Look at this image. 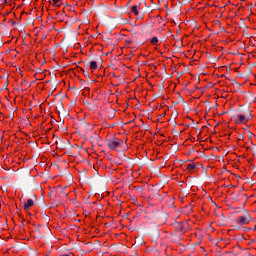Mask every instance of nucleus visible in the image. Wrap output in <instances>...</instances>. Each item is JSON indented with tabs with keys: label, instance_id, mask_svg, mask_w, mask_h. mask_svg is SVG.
Wrapping results in <instances>:
<instances>
[{
	"label": "nucleus",
	"instance_id": "1",
	"mask_svg": "<svg viewBox=\"0 0 256 256\" xmlns=\"http://www.w3.org/2000/svg\"><path fill=\"white\" fill-rule=\"evenodd\" d=\"M122 143H123V140H119L117 138L106 140L107 147H109V149H112V150L119 149V146Z\"/></svg>",
	"mask_w": 256,
	"mask_h": 256
},
{
	"label": "nucleus",
	"instance_id": "2",
	"mask_svg": "<svg viewBox=\"0 0 256 256\" xmlns=\"http://www.w3.org/2000/svg\"><path fill=\"white\" fill-rule=\"evenodd\" d=\"M238 225H249L251 223V215L247 213L245 216H240L236 219Z\"/></svg>",
	"mask_w": 256,
	"mask_h": 256
},
{
	"label": "nucleus",
	"instance_id": "3",
	"mask_svg": "<svg viewBox=\"0 0 256 256\" xmlns=\"http://www.w3.org/2000/svg\"><path fill=\"white\" fill-rule=\"evenodd\" d=\"M185 223L183 222H177L175 224V230L179 231L180 233H185V231H187V228L185 227Z\"/></svg>",
	"mask_w": 256,
	"mask_h": 256
},
{
	"label": "nucleus",
	"instance_id": "4",
	"mask_svg": "<svg viewBox=\"0 0 256 256\" xmlns=\"http://www.w3.org/2000/svg\"><path fill=\"white\" fill-rule=\"evenodd\" d=\"M249 121V119H247V117H245V115L243 114H239L237 116V118L235 119V123L237 125H241V123H247Z\"/></svg>",
	"mask_w": 256,
	"mask_h": 256
},
{
	"label": "nucleus",
	"instance_id": "5",
	"mask_svg": "<svg viewBox=\"0 0 256 256\" xmlns=\"http://www.w3.org/2000/svg\"><path fill=\"white\" fill-rule=\"evenodd\" d=\"M33 205H35V202L33 201V199H28L27 203L24 204L23 209L27 211L29 207H33Z\"/></svg>",
	"mask_w": 256,
	"mask_h": 256
},
{
	"label": "nucleus",
	"instance_id": "6",
	"mask_svg": "<svg viewBox=\"0 0 256 256\" xmlns=\"http://www.w3.org/2000/svg\"><path fill=\"white\" fill-rule=\"evenodd\" d=\"M140 5H141V4H135V5L132 7L131 11H132V13H134V15H139V10H137V9H139Z\"/></svg>",
	"mask_w": 256,
	"mask_h": 256
},
{
	"label": "nucleus",
	"instance_id": "7",
	"mask_svg": "<svg viewBox=\"0 0 256 256\" xmlns=\"http://www.w3.org/2000/svg\"><path fill=\"white\" fill-rule=\"evenodd\" d=\"M143 243H144L143 238L138 237L135 239V245H137V247H141V245H143Z\"/></svg>",
	"mask_w": 256,
	"mask_h": 256
},
{
	"label": "nucleus",
	"instance_id": "8",
	"mask_svg": "<svg viewBox=\"0 0 256 256\" xmlns=\"http://www.w3.org/2000/svg\"><path fill=\"white\" fill-rule=\"evenodd\" d=\"M108 119H115V109L108 111Z\"/></svg>",
	"mask_w": 256,
	"mask_h": 256
},
{
	"label": "nucleus",
	"instance_id": "9",
	"mask_svg": "<svg viewBox=\"0 0 256 256\" xmlns=\"http://www.w3.org/2000/svg\"><path fill=\"white\" fill-rule=\"evenodd\" d=\"M186 169H188L189 171H194V169H197V164L195 163L188 164Z\"/></svg>",
	"mask_w": 256,
	"mask_h": 256
},
{
	"label": "nucleus",
	"instance_id": "10",
	"mask_svg": "<svg viewBox=\"0 0 256 256\" xmlns=\"http://www.w3.org/2000/svg\"><path fill=\"white\" fill-rule=\"evenodd\" d=\"M90 69H91L92 71H95V69H97V61H92V62L90 63Z\"/></svg>",
	"mask_w": 256,
	"mask_h": 256
},
{
	"label": "nucleus",
	"instance_id": "11",
	"mask_svg": "<svg viewBox=\"0 0 256 256\" xmlns=\"http://www.w3.org/2000/svg\"><path fill=\"white\" fill-rule=\"evenodd\" d=\"M151 43H152V45H157V43H159V39L157 37H153L151 39Z\"/></svg>",
	"mask_w": 256,
	"mask_h": 256
},
{
	"label": "nucleus",
	"instance_id": "12",
	"mask_svg": "<svg viewBox=\"0 0 256 256\" xmlns=\"http://www.w3.org/2000/svg\"><path fill=\"white\" fill-rule=\"evenodd\" d=\"M82 71H83V75H85V77H88V79H91V77H89V72H86V71L83 70V69H82Z\"/></svg>",
	"mask_w": 256,
	"mask_h": 256
},
{
	"label": "nucleus",
	"instance_id": "13",
	"mask_svg": "<svg viewBox=\"0 0 256 256\" xmlns=\"http://www.w3.org/2000/svg\"><path fill=\"white\" fill-rule=\"evenodd\" d=\"M177 115H178L177 111L172 113V117H174V119H177Z\"/></svg>",
	"mask_w": 256,
	"mask_h": 256
},
{
	"label": "nucleus",
	"instance_id": "14",
	"mask_svg": "<svg viewBox=\"0 0 256 256\" xmlns=\"http://www.w3.org/2000/svg\"><path fill=\"white\" fill-rule=\"evenodd\" d=\"M61 0H53L54 5H56V7H59V5H57V3H59Z\"/></svg>",
	"mask_w": 256,
	"mask_h": 256
},
{
	"label": "nucleus",
	"instance_id": "15",
	"mask_svg": "<svg viewBox=\"0 0 256 256\" xmlns=\"http://www.w3.org/2000/svg\"><path fill=\"white\" fill-rule=\"evenodd\" d=\"M98 63H99L100 65H103V59H102L101 57L98 58Z\"/></svg>",
	"mask_w": 256,
	"mask_h": 256
},
{
	"label": "nucleus",
	"instance_id": "16",
	"mask_svg": "<svg viewBox=\"0 0 256 256\" xmlns=\"http://www.w3.org/2000/svg\"><path fill=\"white\" fill-rule=\"evenodd\" d=\"M197 165V168L196 169H201L203 168V164H196Z\"/></svg>",
	"mask_w": 256,
	"mask_h": 256
},
{
	"label": "nucleus",
	"instance_id": "17",
	"mask_svg": "<svg viewBox=\"0 0 256 256\" xmlns=\"http://www.w3.org/2000/svg\"><path fill=\"white\" fill-rule=\"evenodd\" d=\"M9 85V80L4 84V89H7V86Z\"/></svg>",
	"mask_w": 256,
	"mask_h": 256
},
{
	"label": "nucleus",
	"instance_id": "18",
	"mask_svg": "<svg viewBox=\"0 0 256 256\" xmlns=\"http://www.w3.org/2000/svg\"><path fill=\"white\" fill-rule=\"evenodd\" d=\"M233 201H239V195L233 198Z\"/></svg>",
	"mask_w": 256,
	"mask_h": 256
},
{
	"label": "nucleus",
	"instance_id": "19",
	"mask_svg": "<svg viewBox=\"0 0 256 256\" xmlns=\"http://www.w3.org/2000/svg\"><path fill=\"white\" fill-rule=\"evenodd\" d=\"M163 89H165V86H160L159 92L163 91Z\"/></svg>",
	"mask_w": 256,
	"mask_h": 256
},
{
	"label": "nucleus",
	"instance_id": "20",
	"mask_svg": "<svg viewBox=\"0 0 256 256\" xmlns=\"http://www.w3.org/2000/svg\"><path fill=\"white\" fill-rule=\"evenodd\" d=\"M32 198L35 199V201H37V195L32 194Z\"/></svg>",
	"mask_w": 256,
	"mask_h": 256
},
{
	"label": "nucleus",
	"instance_id": "21",
	"mask_svg": "<svg viewBox=\"0 0 256 256\" xmlns=\"http://www.w3.org/2000/svg\"><path fill=\"white\" fill-rule=\"evenodd\" d=\"M62 193H63V195H64L65 197H67V195H69L68 193H65L64 190H62Z\"/></svg>",
	"mask_w": 256,
	"mask_h": 256
},
{
	"label": "nucleus",
	"instance_id": "22",
	"mask_svg": "<svg viewBox=\"0 0 256 256\" xmlns=\"http://www.w3.org/2000/svg\"><path fill=\"white\" fill-rule=\"evenodd\" d=\"M209 111H211V108H209L208 110H206V115H208Z\"/></svg>",
	"mask_w": 256,
	"mask_h": 256
},
{
	"label": "nucleus",
	"instance_id": "23",
	"mask_svg": "<svg viewBox=\"0 0 256 256\" xmlns=\"http://www.w3.org/2000/svg\"><path fill=\"white\" fill-rule=\"evenodd\" d=\"M161 117H165V113H164V114H161V115L159 116L160 119H161Z\"/></svg>",
	"mask_w": 256,
	"mask_h": 256
},
{
	"label": "nucleus",
	"instance_id": "24",
	"mask_svg": "<svg viewBox=\"0 0 256 256\" xmlns=\"http://www.w3.org/2000/svg\"><path fill=\"white\" fill-rule=\"evenodd\" d=\"M251 117H253V115H251V113H249L248 119H251Z\"/></svg>",
	"mask_w": 256,
	"mask_h": 256
},
{
	"label": "nucleus",
	"instance_id": "25",
	"mask_svg": "<svg viewBox=\"0 0 256 256\" xmlns=\"http://www.w3.org/2000/svg\"><path fill=\"white\" fill-rule=\"evenodd\" d=\"M36 231H37V233H39V227H36Z\"/></svg>",
	"mask_w": 256,
	"mask_h": 256
},
{
	"label": "nucleus",
	"instance_id": "26",
	"mask_svg": "<svg viewBox=\"0 0 256 256\" xmlns=\"http://www.w3.org/2000/svg\"><path fill=\"white\" fill-rule=\"evenodd\" d=\"M245 231H251V228H246V230Z\"/></svg>",
	"mask_w": 256,
	"mask_h": 256
},
{
	"label": "nucleus",
	"instance_id": "27",
	"mask_svg": "<svg viewBox=\"0 0 256 256\" xmlns=\"http://www.w3.org/2000/svg\"><path fill=\"white\" fill-rule=\"evenodd\" d=\"M42 202H43V203L45 202V198H44V197H42Z\"/></svg>",
	"mask_w": 256,
	"mask_h": 256
},
{
	"label": "nucleus",
	"instance_id": "28",
	"mask_svg": "<svg viewBox=\"0 0 256 256\" xmlns=\"http://www.w3.org/2000/svg\"><path fill=\"white\" fill-rule=\"evenodd\" d=\"M127 43L131 44V40H127Z\"/></svg>",
	"mask_w": 256,
	"mask_h": 256
},
{
	"label": "nucleus",
	"instance_id": "29",
	"mask_svg": "<svg viewBox=\"0 0 256 256\" xmlns=\"http://www.w3.org/2000/svg\"><path fill=\"white\" fill-rule=\"evenodd\" d=\"M60 107H63V103L62 102H60Z\"/></svg>",
	"mask_w": 256,
	"mask_h": 256
},
{
	"label": "nucleus",
	"instance_id": "30",
	"mask_svg": "<svg viewBox=\"0 0 256 256\" xmlns=\"http://www.w3.org/2000/svg\"><path fill=\"white\" fill-rule=\"evenodd\" d=\"M174 125L177 126V122L174 120Z\"/></svg>",
	"mask_w": 256,
	"mask_h": 256
},
{
	"label": "nucleus",
	"instance_id": "31",
	"mask_svg": "<svg viewBox=\"0 0 256 256\" xmlns=\"http://www.w3.org/2000/svg\"><path fill=\"white\" fill-rule=\"evenodd\" d=\"M133 122H135V120H131V121H130V123H133Z\"/></svg>",
	"mask_w": 256,
	"mask_h": 256
},
{
	"label": "nucleus",
	"instance_id": "32",
	"mask_svg": "<svg viewBox=\"0 0 256 256\" xmlns=\"http://www.w3.org/2000/svg\"><path fill=\"white\" fill-rule=\"evenodd\" d=\"M23 225H25V223L22 222V223H21V226L23 227Z\"/></svg>",
	"mask_w": 256,
	"mask_h": 256
},
{
	"label": "nucleus",
	"instance_id": "33",
	"mask_svg": "<svg viewBox=\"0 0 256 256\" xmlns=\"http://www.w3.org/2000/svg\"><path fill=\"white\" fill-rule=\"evenodd\" d=\"M255 229H256V226H255V228H254V231H255Z\"/></svg>",
	"mask_w": 256,
	"mask_h": 256
}]
</instances>
